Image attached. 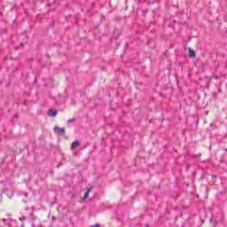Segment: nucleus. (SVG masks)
Masks as SVG:
<instances>
[{
  "label": "nucleus",
  "mask_w": 227,
  "mask_h": 227,
  "mask_svg": "<svg viewBox=\"0 0 227 227\" xmlns=\"http://www.w3.org/2000/svg\"><path fill=\"white\" fill-rule=\"evenodd\" d=\"M54 132L59 136H63V134H65V128L55 127Z\"/></svg>",
  "instance_id": "f257e3e1"
},
{
  "label": "nucleus",
  "mask_w": 227,
  "mask_h": 227,
  "mask_svg": "<svg viewBox=\"0 0 227 227\" xmlns=\"http://www.w3.org/2000/svg\"><path fill=\"white\" fill-rule=\"evenodd\" d=\"M79 145H81V142H79V140L74 141L71 145V149L75 150V148H77Z\"/></svg>",
  "instance_id": "f03ea898"
},
{
  "label": "nucleus",
  "mask_w": 227,
  "mask_h": 227,
  "mask_svg": "<svg viewBox=\"0 0 227 227\" xmlns=\"http://www.w3.org/2000/svg\"><path fill=\"white\" fill-rule=\"evenodd\" d=\"M58 114V111L56 110H52V109H50L48 111V116H51V117H54Z\"/></svg>",
  "instance_id": "7ed1b4c3"
},
{
  "label": "nucleus",
  "mask_w": 227,
  "mask_h": 227,
  "mask_svg": "<svg viewBox=\"0 0 227 227\" xmlns=\"http://www.w3.org/2000/svg\"><path fill=\"white\" fill-rule=\"evenodd\" d=\"M90 192H91V188H89L87 190V192H85V194L83 196V200H88V198H90Z\"/></svg>",
  "instance_id": "20e7f679"
},
{
  "label": "nucleus",
  "mask_w": 227,
  "mask_h": 227,
  "mask_svg": "<svg viewBox=\"0 0 227 227\" xmlns=\"http://www.w3.org/2000/svg\"><path fill=\"white\" fill-rule=\"evenodd\" d=\"M189 56L190 58H195L196 57V52H194V51L189 49Z\"/></svg>",
  "instance_id": "39448f33"
},
{
  "label": "nucleus",
  "mask_w": 227,
  "mask_h": 227,
  "mask_svg": "<svg viewBox=\"0 0 227 227\" xmlns=\"http://www.w3.org/2000/svg\"><path fill=\"white\" fill-rule=\"evenodd\" d=\"M90 227H100V225L98 223L95 224V225H92Z\"/></svg>",
  "instance_id": "423d86ee"
}]
</instances>
